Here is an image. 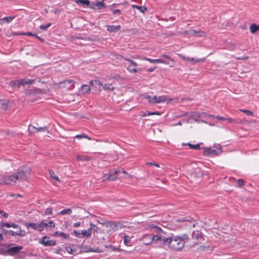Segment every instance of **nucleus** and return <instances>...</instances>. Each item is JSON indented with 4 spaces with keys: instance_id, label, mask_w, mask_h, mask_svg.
Returning a JSON list of instances; mask_svg holds the SVG:
<instances>
[{
    "instance_id": "obj_1",
    "label": "nucleus",
    "mask_w": 259,
    "mask_h": 259,
    "mask_svg": "<svg viewBox=\"0 0 259 259\" xmlns=\"http://www.w3.org/2000/svg\"><path fill=\"white\" fill-rule=\"evenodd\" d=\"M31 172V169L27 166H22L11 174L2 177L1 185H14L17 181H27Z\"/></svg>"
},
{
    "instance_id": "obj_2",
    "label": "nucleus",
    "mask_w": 259,
    "mask_h": 259,
    "mask_svg": "<svg viewBox=\"0 0 259 259\" xmlns=\"http://www.w3.org/2000/svg\"><path fill=\"white\" fill-rule=\"evenodd\" d=\"M203 149L205 155H218L222 152V147L219 144H214L213 148L204 147Z\"/></svg>"
},
{
    "instance_id": "obj_3",
    "label": "nucleus",
    "mask_w": 259,
    "mask_h": 259,
    "mask_svg": "<svg viewBox=\"0 0 259 259\" xmlns=\"http://www.w3.org/2000/svg\"><path fill=\"white\" fill-rule=\"evenodd\" d=\"M144 98L147 99L150 103L155 104V103H159L161 102H164L166 101V97L164 96H153L151 97L149 95H146L144 97Z\"/></svg>"
},
{
    "instance_id": "obj_4",
    "label": "nucleus",
    "mask_w": 259,
    "mask_h": 259,
    "mask_svg": "<svg viewBox=\"0 0 259 259\" xmlns=\"http://www.w3.org/2000/svg\"><path fill=\"white\" fill-rule=\"evenodd\" d=\"M152 229L154 230V231L157 233L158 234L157 235H153L150 234L152 241L157 242L159 240H160L162 239V234L161 233H164L162 229L157 226H154L152 227Z\"/></svg>"
},
{
    "instance_id": "obj_5",
    "label": "nucleus",
    "mask_w": 259,
    "mask_h": 259,
    "mask_svg": "<svg viewBox=\"0 0 259 259\" xmlns=\"http://www.w3.org/2000/svg\"><path fill=\"white\" fill-rule=\"evenodd\" d=\"M39 243L45 246H52L56 245V241L54 240L51 239L48 236H44L39 241Z\"/></svg>"
},
{
    "instance_id": "obj_6",
    "label": "nucleus",
    "mask_w": 259,
    "mask_h": 259,
    "mask_svg": "<svg viewBox=\"0 0 259 259\" xmlns=\"http://www.w3.org/2000/svg\"><path fill=\"white\" fill-rule=\"evenodd\" d=\"M74 80L67 79L59 82V86L61 88H66L68 90H71L74 87Z\"/></svg>"
},
{
    "instance_id": "obj_7",
    "label": "nucleus",
    "mask_w": 259,
    "mask_h": 259,
    "mask_svg": "<svg viewBox=\"0 0 259 259\" xmlns=\"http://www.w3.org/2000/svg\"><path fill=\"white\" fill-rule=\"evenodd\" d=\"M124 59L129 62L130 63V64L127 67V70L130 72L135 73L138 71V70L136 68L138 65L135 61L128 58H124Z\"/></svg>"
},
{
    "instance_id": "obj_8",
    "label": "nucleus",
    "mask_w": 259,
    "mask_h": 259,
    "mask_svg": "<svg viewBox=\"0 0 259 259\" xmlns=\"http://www.w3.org/2000/svg\"><path fill=\"white\" fill-rule=\"evenodd\" d=\"M192 218L190 216H187L185 218L179 217V223L186 222V225L189 228H194L195 226V224L192 222Z\"/></svg>"
},
{
    "instance_id": "obj_9",
    "label": "nucleus",
    "mask_w": 259,
    "mask_h": 259,
    "mask_svg": "<svg viewBox=\"0 0 259 259\" xmlns=\"http://www.w3.org/2000/svg\"><path fill=\"white\" fill-rule=\"evenodd\" d=\"M23 246H16L14 247H11L8 248L7 250V253L11 255H14L16 253L20 252V251L22 249Z\"/></svg>"
},
{
    "instance_id": "obj_10",
    "label": "nucleus",
    "mask_w": 259,
    "mask_h": 259,
    "mask_svg": "<svg viewBox=\"0 0 259 259\" xmlns=\"http://www.w3.org/2000/svg\"><path fill=\"white\" fill-rule=\"evenodd\" d=\"M188 240V236L186 234H184L179 236V250H181L184 246L186 242Z\"/></svg>"
},
{
    "instance_id": "obj_11",
    "label": "nucleus",
    "mask_w": 259,
    "mask_h": 259,
    "mask_svg": "<svg viewBox=\"0 0 259 259\" xmlns=\"http://www.w3.org/2000/svg\"><path fill=\"white\" fill-rule=\"evenodd\" d=\"M179 57H181L183 60L184 61L190 63L191 64H194L195 63H197L200 61H202L203 60L202 59H195L193 58H186L184 57L183 56L179 54Z\"/></svg>"
},
{
    "instance_id": "obj_12",
    "label": "nucleus",
    "mask_w": 259,
    "mask_h": 259,
    "mask_svg": "<svg viewBox=\"0 0 259 259\" xmlns=\"http://www.w3.org/2000/svg\"><path fill=\"white\" fill-rule=\"evenodd\" d=\"M105 7L103 1H97L92 4L91 8L94 9H101Z\"/></svg>"
},
{
    "instance_id": "obj_13",
    "label": "nucleus",
    "mask_w": 259,
    "mask_h": 259,
    "mask_svg": "<svg viewBox=\"0 0 259 259\" xmlns=\"http://www.w3.org/2000/svg\"><path fill=\"white\" fill-rule=\"evenodd\" d=\"M150 234H145L142 237V241L145 245H149L152 243Z\"/></svg>"
},
{
    "instance_id": "obj_14",
    "label": "nucleus",
    "mask_w": 259,
    "mask_h": 259,
    "mask_svg": "<svg viewBox=\"0 0 259 259\" xmlns=\"http://www.w3.org/2000/svg\"><path fill=\"white\" fill-rule=\"evenodd\" d=\"M107 29L110 32H116L120 29V25H107Z\"/></svg>"
},
{
    "instance_id": "obj_15",
    "label": "nucleus",
    "mask_w": 259,
    "mask_h": 259,
    "mask_svg": "<svg viewBox=\"0 0 259 259\" xmlns=\"http://www.w3.org/2000/svg\"><path fill=\"white\" fill-rule=\"evenodd\" d=\"M141 59L143 60L148 61L151 63H165V61L161 59H150V58L143 57V58H141Z\"/></svg>"
},
{
    "instance_id": "obj_16",
    "label": "nucleus",
    "mask_w": 259,
    "mask_h": 259,
    "mask_svg": "<svg viewBox=\"0 0 259 259\" xmlns=\"http://www.w3.org/2000/svg\"><path fill=\"white\" fill-rule=\"evenodd\" d=\"M1 226L2 227H6L7 228L12 227L13 228H20V227L14 223H1Z\"/></svg>"
},
{
    "instance_id": "obj_17",
    "label": "nucleus",
    "mask_w": 259,
    "mask_h": 259,
    "mask_svg": "<svg viewBox=\"0 0 259 259\" xmlns=\"http://www.w3.org/2000/svg\"><path fill=\"white\" fill-rule=\"evenodd\" d=\"M91 91V87L90 85L87 84H84L82 85L80 92H81L82 94H88L90 93Z\"/></svg>"
},
{
    "instance_id": "obj_18",
    "label": "nucleus",
    "mask_w": 259,
    "mask_h": 259,
    "mask_svg": "<svg viewBox=\"0 0 259 259\" xmlns=\"http://www.w3.org/2000/svg\"><path fill=\"white\" fill-rule=\"evenodd\" d=\"M80 233L81 235H82V238L84 237L89 238L92 235V231L91 229L83 230Z\"/></svg>"
},
{
    "instance_id": "obj_19",
    "label": "nucleus",
    "mask_w": 259,
    "mask_h": 259,
    "mask_svg": "<svg viewBox=\"0 0 259 259\" xmlns=\"http://www.w3.org/2000/svg\"><path fill=\"white\" fill-rule=\"evenodd\" d=\"M101 86L103 87V89L106 91L112 92L114 90V87L112 84L105 83L104 84H102Z\"/></svg>"
},
{
    "instance_id": "obj_20",
    "label": "nucleus",
    "mask_w": 259,
    "mask_h": 259,
    "mask_svg": "<svg viewBox=\"0 0 259 259\" xmlns=\"http://www.w3.org/2000/svg\"><path fill=\"white\" fill-rule=\"evenodd\" d=\"M35 80V79H21V84L23 86L25 85H31L33 84Z\"/></svg>"
},
{
    "instance_id": "obj_21",
    "label": "nucleus",
    "mask_w": 259,
    "mask_h": 259,
    "mask_svg": "<svg viewBox=\"0 0 259 259\" xmlns=\"http://www.w3.org/2000/svg\"><path fill=\"white\" fill-rule=\"evenodd\" d=\"M249 29L252 33H254L259 30V25L255 23L251 24L250 26Z\"/></svg>"
},
{
    "instance_id": "obj_22",
    "label": "nucleus",
    "mask_w": 259,
    "mask_h": 259,
    "mask_svg": "<svg viewBox=\"0 0 259 259\" xmlns=\"http://www.w3.org/2000/svg\"><path fill=\"white\" fill-rule=\"evenodd\" d=\"M116 177L114 174H106L103 177V181L108 180L110 181H115Z\"/></svg>"
},
{
    "instance_id": "obj_23",
    "label": "nucleus",
    "mask_w": 259,
    "mask_h": 259,
    "mask_svg": "<svg viewBox=\"0 0 259 259\" xmlns=\"http://www.w3.org/2000/svg\"><path fill=\"white\" fill-rule=\"evenodd\" d=\"M76 159L78 161H85L90 160L91 158L87 155H78L77 156Z\"/></svg>"
},
{
    "instance_id": "obj_24",
    "label": "nucleus",
    "mask_w": 259,
    "mask_h": 259,
    "mask_svg": "<svg viewBox=\"0 0 259 259\" xmlns=\"http://www.w3.org/2000/svg\"><path fill=\"white\" fill-rule=\"evenodd\" d=\"M132 8L138 9L140 12L144 13L147 10V8L143 6H139L136 5H133L132 6Z\"/></svg>"
},
{
    "instance_id": "obj_25",
    "label": "nucleus",
    "mask_w": 259,
    "mask_h": 259,
    "mask_svg": "<svg viewBox=\"0 0 259 259\" xmlns=\"http://www.w3.org/2000/svg\"><path fill=\"white\" fill-rule=\"evenodd\" d=\"M182 145L183 146L187 145L190 148L195 149V150H199L201 148L199 146V144L193 145L189 143H182Z\"/></svg>"
},
{
    "instance_id": "obj_26",
    "label": "nucleus",
    "mask_w": 259,
    "mask_h": 259,
    "mask_svg": "<svg viewBox=\"0 0 259 259\" xmlns=\"http://www.w3.org/2000/svg\"><path fill=\"white\" fill-rule=\"evenodd\" d=\"M10 85L12 87L19 88L20 87V85H22V84H21V80H20V81H19V80L12 81L10 82Z\"/></svg>"
},
{
    "instance_id": "obj_27",
    "label": "nucleus",
    "mask_w": 259,
    "mask_h": 259,
    "mask_svg": "<svg viewBox=\"0 0 259 259\" xmlns=\"http://www.w3.org/2000/svg\"><path fill=\"white\" fill-rule=\"evenodd\" d=\"M75 2L77 4L82 5L84 7L89 6L90 3L89 0H76Z\"/></svg>"
},
{
    "instance_id": "obj_28",
    "label": "nucleus",
    "mask_w": 259,
    "mask_h": 259,
    "mask_svg": "<svg viewBox=\"0 0 259 259\" xmlns=\"http://www.w3.org/2000/svg\"><path fill=\"white\" fill-rule=\"evenodd\" d=\"M8 101L6 100H0V109L2 110H6L8 108Z\"/></svg>"
},
{
    "instance_id": "obj_29",
    "label": "nucleus",
    "mask_w": 259,
    "mask_h": 259,
    "mask_svg": "<svg viewBox=\"0 0 259 259\" xmlns=\"http://www.w3.org/2000/svg\"><path fill=\"white\" fill-rule=\"evenodd\" d=\"M25 226L27 228H31L32 229L37 230V224L34 223H26L25 224Z\"/></svg>"
},
{
    "instance_id": "obj_30",
    "label": "nucleus",
    "mask_w": 259,
    "mask_h": 259,
    "mask_svg": "<svg viewBox=\"0 0 259 259\" xmlns=\"http://www.w3.org/2000/svg\"><path fill=\"white\" fill-rule=\"evenodd\" d=\"M54 236H60L64 239H67L69 237V234H65L62 232H56L54 233Z\"/></svg>"
},
{
    "instance_id": "obj_31",
    "label": "nucleus",
    "mask_w": 259,
    "mask_h": 259,
    "mask_svg": "<svg viewBox=\"0 0 259 259\" xmlns=\"http://www.w3.org/2000/svg\"><path fill=\"white\" fill-rule=\"evenodd\" d=\"M37 230L39 232L42 231L45 228V220H42L38 224H37Z\"/></svg>"
},
{
    "instance_id": "obj_32",
    "label": "nucleus",
    "mask_w": 259,
    "mask_h": 259,
    "mask_svg": "<svg viewBox=\"0 0 259 259\" xmlns=\"http://www.w3.org/2000/svg\"><path fill=\"white\" fill-rule=\"evenodd\" d=\"M193 120V118H188V117H184L181 119L179 122V125H181L183 122H186L187 123H191L192 120Z\"/></svg>"
},
{
    "instance_id": "obj_33",
    "label": "nucleus",
    "mask_w": 259,
    "mask_h": 259,
    "mask_svg": "<svg viewBox=\"0 0 259 259\" xmlns=\"http://www.w3.org/2000/svg\"><path fill=\"white\" fill-rule=\"evenodd\" d=\"M72 210L70 208L64 209L59 212L58 214L65 215V214H71L72 213Z\"/></svg>"
},
{
    "instance_id": "obj_34",
    "label": "nucleus",
    "mask_w": 259,
    "mask_h": 259,
    "mask_svg": "<svg viewBox=\"0 0 259 259\" xmlns=\"http://www.w3.org/2000/svg\"><path fill=\"white\" fill-rule=\"evenodd\" d=\"M95 85H102V83L99 80H91L90 81V87H93Z\"/></svg>"
},
{
    "instance_id": "obj_35",
    "label": "nucleus",
    "mask_w": 259,
    "mask_h": 259,
    "mask_svg": "<svg viewBox=\"0 0 259 259\" xmlns=\"http://www.w3.org/2000/svg\"><path fill=\"white\" fill-rule=\"evenodd\" d=\"M45 225L46 228H47L48 227L53 228L55 227V224L52 221H50L48 222H46V221L45 220Z\"/></svg>"
},
{
    "instance_id": "obj_36",
    "label": "nucleus",
    "mask_w": 259,
    "mask_h": 259,
    "mask_svg": "<svg viewBox=\"0 0 259 259\" xmlns=\"http://www.w3.org/2000/svg\"><path fill=\"white\" fill-rule=\"evenodd\" d=\"M32 127L33 128H35L36 131L37 132H47L48 133V128L47 126H45V127H36L34 126H32Z\"/></svg>"
},
{
    "instance_id": "obj_37",
    "label": "nucleus",
    "mask_w": 259,
    "mask_h": 259,
    "mask_svg": "<svg viewBox=\"0 0 259 259\" xmlns=\"http://www.w3.org/2000/svg\"><path fill=\"white\" fill-rule=\"evenodd\" d=\"M183 33L185 35L189 37L194 36V31H193V29L184 31Z\"/></svg>"
},
{
    "instance_id": "obj_38",
    "label": "nucleus",
    "mask_w": 259,
    "mask_h": 259,
    "mask_svg": "<svg viewBox=\"0 0 259 259\" xmlns=\"http://www.w3.org/2000/svg\"><path fill=\"white\" fill-rule=\"evenodd\" d=\"M194 31V36H202L204 35V32L200 30H193Z\"/></svg>"
},
{
    "instance_id": "obj_39",
    "label": "nucleus",
    "mask_w": 259,
    "mask_h": 259,
    "mask_svg": "<svg viewBox=\"0 0 259 259\" xmlns=\"http://www.w3.org/2000/svg\"><path fill=\"white\" fill-rule=\"evenodd\" d=\"M186 116H192V117H200L201 116V113H197V112H195V113H185Z\"/></svg>"
},
{
    "instance_id": "obj_40",
    "label": "nucleus",
    "mask_w": 259,
    "mask_h": 259,
    "mask_svg": "<svg viewBox=\"0 0 259 259\" xmlns=\"http://www.w3.org/2000/svg\"><path fill=\"white\" fill-rule=\"evenodd\" d=\"M49 174L50 175L52 179L55 180L57 181L60 182V179L59 177L55 174L53 170H49Z\"/></svg>"
},
{
    "instance_id": "obj_41",
    "label": "nucleus",
    "mask_w": 259,
    "mask_h": 259,
    "mask_svg": "<svg viewBox=\"0 0 259 259\" xmlns=\"http://www.w3.org/2000/svg\"><path fill=\"white\" fill-rule=\"evenodd\" d=\"M15 18V17L13 16H10V17H4L0 20L1 21H5L7 23H9L11 22L13 19Z\"/></svg>"
},
{
    "instance_id": "obj_42",
    "label": "nucleus",
    "mask_w": 259,
    "mask_h": 259,
    "mask_svg": "<svg viewBox=\"0 0 259 259\" xmlns=\"http://www.w3.org/2000/svg\"><path fill=\"white\" fill-rule=\"evenodd\" d=\"M132 237L129 236H127V235H125L124 236V243L127 245V246H129L130 245V242H131V239Z\"/></svg>"
},
{
    "instance_id": "obj_43",
    "label": "nucleus",
    "mask_w": 259,
    "mask_h": 259,
    "mask_svg": "<svg viewBox=\"0 0 259 259\" xmlns=\"http://www.w3.org/2000/svg\"><path fill=\"white\" fill-rule=\"evenodd\" d=\"M51 23H49L46 25H41L39 26V28L43 31H46L48 29L49 27L51 26Z\"/></svg>"
},
{
    "instance_id": "obj_44",
    "label": "nucleus",
    "mask_w": 259,
    "mask_h": 259,
    "mask_svg": "<svg viewBox=\"0 0 259 259\" xmlns=\"http://www.w3.org/2000/svg\"><path fill=\"white\" fill-rule=\"evenodd\" d=\"M161 240L163 242V243H167L169 244H170L172 241V240L171 238L163 237L162 236V239Z\"/></svg>"
},
{
    "instance_id": "obj_45",
    "label": "nucleus",
    "mask_w": 259,
    "mask_h": 259,
    "mask_svg": "<svg viewBox=\"0 0 259 259\" xmlns=\"http://www.w3.org/2000/svg\"><path fill=\"white\" fill-rule=\"evenodd\" d=\"M19 230L17 231L18 233V236L23 237L25 236L26 234V232L24 230H21V228H19Z\"/></svg>"
},
{
    "instance_id": "obj_46",
    "label": "nucleus",
    "mask_w": 259,
    "mask_h": 259,
    "mask_svg": "<svg viewBox=\"0 0 259 259\" xmlns=\"http://www.w3.org/2000/svg\"><path fill=\"white\" fill-rule=\"evenodd\" d=\"M240 110L248 116H251L253 115V112L250 110L245 109H240Z\"/></svg>"
},
{
    "instance_id": "obj_47",
    "label": "nucleus",
    "mask_w": 259,
    "mask_h": 259,
    "mask_svg": "<svg viewBox=\"0 0 259 259\" xmlns=\"http://www.w3.org/2000/svg\"><path fill=\"white\" fill-rule=\"evenodd\" d=\"M75 138H76L77 139H81V138H85L89 140H91V138L88 137L87 136H85L84 134L77 135L75 137Z\"/></svg>"
},
{
    "instance_id": "obj_48",
    "label": "nucleus",
    "mask_w": 259,
    "mask_h": 259,
    "mask_svg": "<svg viewBox=\"0 0 259 259\" xmlns=\"http://www.w3.org/2000/svg\"><path fill=\"white\" fill-rule=\"evenodd\" d=\"M194 238L196 240H199V239H203V240H204V238L203 236L202 233L201 232L196 234V235L194 236Z\"/></svg>"
},
{
    "instance_id": "obj_49",
    "label": "nucleus",
    "mask_w": 259,
    "mask_h": 259,
    "mask_svg": "<svg viewBox=\"0 0 259 259\" xmlns=\"http://www.w3.org/2000/svg\"><path fill=\"white\" fill-rule=\"evenodd\" d=\"M107 226L112 228V229H114V228H116L117 226L115 224V223L113 222H109L107 223Z\"/></svg>"
},
{
    "instance_id": "obj_50",
    "label": "nucleus",
    "mask_w": 259,
    "mask_h": 259,
    "mask_svg": "<svg viewBox=\"0 0 259 259\" xmlns=\"http://www.w3.org/2000/svg\"><path fill=\"white\" fill-rule=\"evenodd\" d=\"M26 34L28 36H33V37H35L37 38L39 40H40V41L43 40V39H41L40 37H39L36 33L32 34L31 32H27V33H26Z\"/></svg>"
},
{
    "instance_id": "obj_51",
    "label": "nucleus",
    "mask_w": 259,
    "mask_h": 259,
    "mask_svg": "<svg viewBox=\"0 0 259 259\" xmlns=\"http://www.w3.org/2000/svg\"><path fill=\"white\" fill-rule=\"evenodd\" d=\"M53 213L52 208L51 207L47 208L45 212V215H51Z\"/></svg>"
},
{
    "instance_id": "obj_52",
    "label": "nucleus",
    "mask_w": 259,
    "mask_h": 259,
    "mask_svg": "<svg viewBox=\"0 0 259 259\" xmlns=\"http://www.w3.org/2000/svg\"><path fill=\"white\" fill-rule=\"evenodd\" d=\"M237 183L239 187H242L244 185V181L240 179L237 180Z\"/></svg>"
},
{
    "instance_id": "obj_53",
    "label": "nucleus",
    "mask_w": 259,
    "mask_h": 259,
    "mask_svg": "<svg viewBox=\"0 0 259 259\" xmlns=\"http://www.w3.org/2000/svg\"><path fill=\"white\" fill-rule=\"evenodd\" d=\"M73 234L75 236L79 238H82V235H81V233L80 232H79L76 230H74L73 231Z\"/></svg>"
},
{
    "instance_id": "obj_54",
    "label": "nucleus",
    "mask_w": 259,
    "mask_h": 259,
    "mask_svg": "<svg viewBox=\"0 0 259 259\" xmlns=\"http://www.w3.org/2000/svg\"><path fill=\"white\" fill-rule=\"evenodd\" d=\"M209 248V246H206L204 245H201L199 246V247L198 248V249L202 250V251H205L206 249Z\"/></svg>"
},
{
    "instance_id": "obj_55",
    "label": "nucleus",
    "mask_w": 259,
    "mask_h": 259,
    "mask_svg": "<svg viewBox=\"0 0 259 259\" xmlns=\"http://www.w3.org/2000/svg\"><path fill=\"white\" fill-rule=\"evenodd\" d=\"M113 14L114 15H117L119 16L121 14V12L118 9H116L113 11Z\"/></svg>"
},
{
    "instance_id": "obj_56",
    "label": "nucleus",
    "mask_w": 259,
    "mask_h": 259,
    "mask_svg": "<svg viewBox=\"0 0 259 259\" xmlns=\"http://www.w3.org/2000/svg\"><path fill=\"white\" fill-rule=\"evenodd\" d=\"M148 115H161V113L159 112H150L148 111L147 112Z\"/></svg>"
},
{
    "instance_id": "obj_57",
    "label": "nucleus",
    "mask_w": 259,
    "mask_h": 259,
    "mask_svg": "<svg viewBox=\"0 0 259 259\" xmlns=\"http://www.w3.org/2000/svg\"><path fill=\"white\" fill-rule=\"evenodd\" d=\"M87 251H88V252H101V251L98 248H96V249H93L92 248H90L88 249Z\"/></svg>"
},
{
    "instance_id": "obj_58",
    "label": "nucleus",
    "mask_w": 259,
    "mask_h": 259,
    "mask_svg": "<svg viewBox=\"0 0 259 259\" xmlns=\"http://www.w3.org/2000/svg\"><path fill=\"white\" fill-rule=\"evenodd\" d=\"M9 233L13 236H18L17 231H14L12 230H10V231H9Z\"/></svg>"
},
{
    "instance_id": "obj_59",
    "label": "nucleus",
    "mask_w": 259,
    "mask_h": 259,
    "mask_svg": "<svg viewBox=\"0 0 259 259\" xmlns=\"http://www.w3.org/2000/svg\"><path fill=\"white\" fill-rule=\"evenodd\" d=\"M0 214L5 218H7L8 217V214L2 210H0Z\"/></svg>"
},
{
    "instance_id": "obj_60",
    "label": "nucleus",
    "mask_w": 259,
    "mask_h": 259,
    "mask_svg": "<svg viewBox=\"0 0 259 259\" xmlns=\"http://www.w3.org/2000/svg\"><path fill=\"white\" fill-rule=\"evenodd\" d=\"M147 165H151V166H155L157 167H159V165L157 163H153V162H148L146 163Z\"/></svg>"
},
{
    "instance_id": "obj_61",
    "label": "nucleus",
    "mask_w": 259,
    "mask_h": 259,
    "mask_svg": "<svg viewBox=\"0 0 259 259\" xmlns=\"http://www.w3.org/2000/svg\"><path fill=\"white\" fill-rule=\"evenodd\" d=\"M106 247L111 248V249L113 251L117 250V248L115 247H114V246L111 245H106Z\"/></svg>"
},
{
    "instance_id": "obj_62",
    "label": "nucleus",
    "mask_w": 259,
    "mask_h": 259,
    "mask_svg": "<svg viewBox=\"0 0 259 259\" xmlns=\"http://www.w3.org/2000/svg\"><path fill=\"white\" fill-rule=\"evenodd\" d=\"M215 118L220 120H225V119H227V118L221 116H217Z\"/></svg>"
},
{
    "instance_id": "obj_63",
    "label": "nucleus",
    "mask_w": 259,
    "mask_h": 259,
    "mask_svg": "<svg viewBox=\"0 0 259 259\" xmlns=\"http://www.w3.org/2000/svg\"><path fill=\"white\" fill-rule=\"evenodd\" d=\"M81 223L79 222H76L73 224V227L75 228L78 227L80 225Z\"/></svg>"
},
{
    "instance_id": "obj_64",
    "label": "nucleus",
    "mask_w": 259,
    "mask_h": 259,
    "mask_svg": "<svg viewBox=\"0 0 259 259\" xmlns=\"http://www.w3.org/2000/svg\"><path fill=\"white\" fill-rule=\"evenodd\" d=\"M95 228H97V226L95 225H94V224H93L92 223H91L90 224V228L89 229H91V231H92V230L93 229H94Z\"/></svg>"
}]
</instances>
